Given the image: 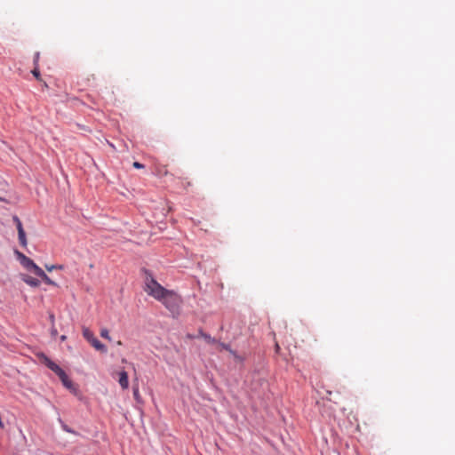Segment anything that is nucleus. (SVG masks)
<instances>
[{
  "mask_svg": "<svg viewBox=\"0 0 455 455\" xmlns=\"http://www.w3.org/2000/svg\"><path fill=\"white\" fill-rule=\"evenodd\" d=\"M132 166H133L134 168H137V169H141V168H143V167H144V166H143L141 164H140L139 162H134V163L132 164Z\"/></svg>",
  "mask_w": 455,
  "mask_h": 455,
  "instance_id": "obj_18",
  "label": "nucleus"
},
{
  "mask_svg": "<svg viewBox=\"0 0 455 455\" xmlns=\"http://www.w3.org/2000/svg\"><path fill=\"white\" fill-rule=\"evenodd\" d=\"M37 357L40 360V362L44 364H45L49 369H51L53 372H56L57 371H60V367L53 363L47 355H45L44 353L37 354Z\"/></svg>",
  "mask_w": 455,
  "mask_h": 455,
  "instance_id": "obj_5",
  "label": "nucleus"
},
{
  "mask_svg": "<svg viewBox=\"0 0 455 455\" xmlns=\"http://www.w3.org/2000/svg\"><path fill=\"white\" fill-rule=\"evenodd\" d=\"M216 344H217V350H219V351L227 350L234 356V358L236 361H238V362L243 361V358L240 355H238L234 350H232L228 345L220 343V342H217Z\"/></svg>",
  "mask_w": 455,
  "mask_h": 455,
  "instance_id": "obj_8",
  "label": "nucleus"
},
{
  "mask_svg": "<svg viewBox=\"0 0 455 455\" xmlns=\"http://www.w3.org/2000/svg\"><path fill=\"white\" fill-rule=\"evenodd\" d=\"M118 382L123 389H127L129 387L128 374L126 371H122L118 373Z\"/></svg>",
  "mask_w": 455,
  "mask_h": 455,
  "instance_id": "obj_10",
  "label": "nucleus"
},
{
  "mask_svg": "<svg viewBox=\"0 0 455 455\" xmlns=\"http://www.w3.org/2000/svg\"><path fill=\"white\" fill-rule=\"evenodd\" d=\"M275 351L278 353L280 350V347H279L278 343H275Z\"/></svg>",
  "mask_w": 455,
  "mask_h": 455,
  "instance_id": "obj_19",
  "label": "nucleus"
},
{
  "mask_svg": "<svg viewBox=\"0 0 455 455\" xmlns=\"http://www.w3.org/2000/svg\"><path fill=\"white\" fill-rule=\"evenodd\" d=\"M21 280L28 284L31 287H38L40 285V281L35 277H32L28 275L22 274L20 275Z\"/></svg>",
  "mask_w": 455,
  "mask_h": 455,
  "instance_id": "obj_9",
  "label": "nucleus"
},
{
  "mask_svg": "<svg viewBox=\"0 0 455 455\" xmlns=\"http://www.w3.org/2000/svg\"><path fill=\"white\" fill-rule=\"evenodd\" d=\"M145 285L146 292L161 301L171 312L175 313L179 310L181 299L176 292L164 288L151 275L146 277Z\"/></svg>",
  "mask_w": 455,
  "mask_h": 455,
  "instance_id": "obj_1",
  "label": "nucleus"
},
{
  "mask_svg": "<svg viewBox=\"0 0 455 455\" xmlns=\"http://www.w3.org/2000/svg\"><path fill=\"white\" fill-rule=\"evenodd\" d=\"M0 201H4V198H2V197H0Z\"/></svg>",
  "mask_w": 455,
  "mask_h": 455,
  "instance_id": "obj_22",
  "label": "nucleus"
},
{
  "mask_svg": "<svg viewBox=\"0 0 455 455\" xmlns=\"http://www.w3.org/2000/svg\"><path fill=\"white\" fill-rule=\"evenodd\" d=\"M37 276L41 277L43 279V281L49 284V285H52V286H55L57 287L58 284L57 283H55L54 281H52L45 273L43 269H41L38 274L36 275Z\"/></svg>",
  "mask_w": 455,
  "mask_h": 455,
  "instance_id": "obj_11",
  "label": "nucleus"
},
{
  "mask_svg": "<svg viewBox=\"0 0 455 455\" xmlns=\"http://www.w3.org/2000/svg\"><path fill=\"white\" fill-rule=\"evenodd\" d=\"M15 254L17 256L20 263L25 267L27 270L33 272L36 275L42 269L38 267L31 259L27 257L25 254L19 251H15Z\"/></svg>",
  "mask_w": 455,
  "mask_h": 455,
  "instance_id": "obj_2",
  "label": "nucleus"
},
{
  "mask_svg": "<svg viewBox=\"0 0 455 455\" xmlns=\"http://www.w3.org/2000/svg\"><path fill=\"white\" fill-rule=\"evenodd\" d=\"M55 373L59 376V378L60 379L62 384L67 388H68L70 390L75 389L73 382L69 379V378L68 377L66 372L61 368H60V371H57Z\"/></svg>",
  "mask_w": 455,
  "mask_h": 455,
  "instance_id": "obj_7",
  "label": "nucleus"
},
{
  "mask_svg": "<svg viewBox=\"0 0 455 455\" xmlns=\"http://www.w3.org/2000/svg\"><path fill=\"white\" fill-rule=\"evenodd\" d=\"M84 338L98 351L106 353L107 347L97 338L94 337L92 331L89 328H83Z\"/></svg>",
  "mask_w": 455,
  "mask_h": 455,
  "instance_id": "obj_3",
  "label": "nucleus"
},
{
  "mask_svg": "<svg viewBox=\"0 0 455 455\" xmlns=\"http://www.w3.org/2000/svg\"><path fill=\"white\" fill-rule=\"evenodd\" d=\"M39 57H40V53L36 52L35 56H34V66H38Z\"/></svg>",
  "mask_w": 455,
  "mask_h": 455,
  "instance_id": "obj_16",
  "label": "nucleus"
},
{
  "mask_svg": "<svg viewBox=\"0 0 455 455\" xmlns=\"http://www.w3.org/2000/svg\"><path fill=\"white\" fill-rule=\"evenodd\" d=\"M50 320H51L52 322H53V321H54V315H50Z\"/></svg>",
  "mask_w": 455,
  "mask_h": 455,
  "instance_id": "obj_20",
  "label": "nucleus"
},
{
  "mask_svg": "<svg viewBox=\"0 0 455 455\" xmlns=\"http://www.w3.org/2000/svg\"><path fill=\"white\" fill-rule=\"evenodd\" d=\"M31 73L38 81L42 80L38 66H35Z\"/></svg>",
  "mask_w": 455,
  "mask_h": 455,
  "instance_id": "obj_14",
  "label": "nucleus"
},
{
  "mask_svg": "<svg viewBox=\"0 0 455 455\" xmlns=\"http://www.w3.org/2000/svg\"><path fill=\"white\" fill-rule=\"evenodd\" d=\"M133 395L136 400L140 397L139 388L137 387H133Z\"/></svg>",
  "mask_w": 455,
  "mask_h": 455,
  "instance_id": "obj_17",
  "label": "nucleus"
},
{
  "mask_svg": "<svg viewBox=\"0 0 455 455\" xmlns=\"http://www.w3.org/2000/svg\"><path fill=\"white\" fill-rule=\"evenodd\" d=\"M199 337L203 338L207 343L215 344L217 343V340L214 338H212L209 334H206L203 332L202 331H199Z\"/></svg>",
  "mask_w": 455,
  "mask_h": 455,
  "instance_id": "obj_12",
  "label": "nucleus"
},
{
  "mask_svg": "<svg viewBox=\"0 0 455 455\" xmlns=\"http://www.w3.org/2000/svg\"><path fill=\"white\" fill-rule=\"evenodd\" d=\"M37 357L40 360V362L44 364H45L49 369H51L53 372H56L57 371H60V367L53 363L47 355H45L44 353L37 354Z\"/></svg>",
  "mask_w": 455,
  "mask_h": 455,
  "instance_id": "obj_4",
  "label": "nucleus"
},
{
  "mask_svg": "<svg viewBox=\"0 0 455 455\" xmlns=\"http://www.w3.org/2000/svg\"><path fill=\"white\" fill-rule=\"evenodd\" d=\"M44 267L46 268L47 271H50V272L52 271V270H62V269H64V266L63 265L45 264Z\"/></svg>",
  "mask_w": 455,
  "mask_h": 455,
  "instance_id": "obj_13",
  "label": "nucleus"
},
{
  "mask_svg": "<svg viewBox=\"0 0 455 455\" xmlns=\"http://www.w3.org/2000/svg\"><path fill=\"white\" fill-rule=\"evenodd\" d=\"M13 220L15 221L16 226H17L20 243L23 247H26L28 243H27L26 234H25V231L23 229V227H22V223L20 220V219L18 217H16V216L13 218Z\"/></svg>",
  "mask_w": 455,
  "mask_h": 455,
  "instance_id": "obj_6",
  "label": "nucleus"
},
{
  "mask_svg": "<svg viewBox=\"0 0 455 455\" xmlns=\"http://www.w3.org/2000/svg\"><path fill=\"white\" fill-rule=\"evenodd\" d=\"M43 86L47 87V84L45 82H44Z\"/></svg>",
  "mask_w": 455,
  "mask_h": 455,
  "instance_id": "obj_21",
  "label": "nucleus"
},
{
  "mask_svg": "<svg viewBox=\"0 0 455 455\" xmlns=\"http://www.w3.org/2000/svg\"><path fill=\"white\" fill-rule=\"evenodd\" d=\"M100 336L104 339L110 340L109 332H108V329H106V328L101 329Z\"/></svg>",
  "mask_w": 455,
  "mask_h": 455,
  "instance_id": "obj_15",
  "label": "nucleus"
}]
</instances>
